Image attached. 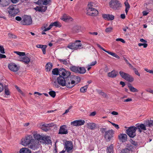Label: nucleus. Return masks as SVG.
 I'll list each match as a JSON object with an SVG mask.
<instances>
[{
	"label": "nucleus",
	"mask_w": 153,
	"mask_h": 153,
	"mask_svg": "<svg viewBox=\"0 0 153 153\" xmlns=\"http://www.w3.org/2000/svg\"><path fill=\"white\" fill-rule=\"evenodd\" d=\"M21 144L26 146L29 144L30 148L33 150L37 147V144L31 135H26L21 140Z\"/></svg>",
	"instance_id": "1"
},
{
	"label": "nucleus",
	"mask_w": 153,
	"mask_h": 153,
	"mask_svg": "<svg viewBox=\"0 0 153 153\" xmlns=\"http://www.w3.org/2000/svg\"><path fill=\"white\" fill-rule=\"evenodd\" d=\"M52 74L54 75H62L64 76L65 77L69 76L71 74V72L68 71H66L64 68H60L59 70L56 68L53 70L52 71Z\"/></svg>",
	"instance_id": "2"
},
{
	"label": "nucleus",
	"mask_w": 153,
	"mask_h": 153,
	"mask_svg": "<svg viewBox=\"0 0 153 153\" xmlns=\"http://www.w3.org/2000/svg\"><path fill=\"white\" fill-rule=\"evenodd\" d=\"M14 52L19 56V60L20 61L24 62L26 64H27L29 63L30 60V59L29 57L25 55V52L19 51H15Z\"/></svg>",
	"instance_id": "3"
},
{
	"label": "nucleus",
	"mask_w": 153,
	"mask_h": 153,
	"mask_svg": "<svg viewBox=\"0 0 153 153\" xmlns=\"http://www.w3.org/2000/svg\"><path fill=\"white\" fill-rule=\"evenodd\" d=\"M70 69L73 72L81 74H84L86 72V69L83 67L72 66L70 67Z\"/></svg>",
	"instance_id": "4"
},
{
	"label": "nucleus",
	"mask_w": 153,
	"mask_h": 153,
	"mask_svg": "<svg viewBox=\"0 0 153 153\" xmlns=\"http://www.w3.org/2000/svg\"><path fill=\"white\" fill-rule=\"evenodd\" d=\"M110 7L114 10H119L122 7L121 3L117 0H111L109 3Z\"/></svg>",
	"instance_id": "5"
},
{
	"label": "nucleus",
	"mask_w": 153,
	"mask_h": 153,
	"mask_svg": "<svg viewBox=\"0 0 153 153\" xmlns=\"http://www.w3.org/2000/svg\"><path fill=\"white\" fill-rule=\"evenodd\" d=\"M9 14L11 16H14L19 12L17 7L15 5H10L7 9Z\"/></svg>",
	"instance_id": "6"
},
{
	"label": "nucleus",
	"mask_w": 153,
	"mask_h": 153,
	"mask_svg": "<svg viewBox=\"0 0 153 153\" xmlns=\"http://www.w3.org/2000/svg\"><path fill=\"white\" fill-rule=\"evenodd\" d=\"M80 40H76L75 42L70 43L68 46V47L71 49L77 50L81 48L82 44L80 43Z\"/></svg>",
	"instance_id": "7"
},
{
	"label": "nucleus",
	"mask_w": 153,
	"mask_h": 153,
	"mask_svg": "<svg viewBox=\"0 0 153 153\" xmlns=\"http://www.w3.org/2000/svg\"><path fill=\"white\" fill-rule=\"evenodd\" d=\"M137 129V127L132 126L126 130V133L130 137L134 138L136 136V131Z\"/></svg>",
	"instance_id": "8"
},
{
	"label": "nucleus",
	"mask_w": 153,
	"mask_h": 153,
	"mask_svg": "<svg viewBox=\"0 0 153 153\" xmlns=\"http://www.w3.org/2000/svg\"><path fill=\"white\" fill-rule=\"evenodd\" d=\"M22 24L24 25H30L32 24V19L30 16L25 15L22 17L21 22Z\"/></svg>",
	"instance_id": "9"
},
{
	"label": "nucleus",
	"mask_w": 153,
	"mask_h": 153,
	"mask_svg": "<svg viewBox=\"0 0 153 153\" xmlns=\"http://www.w3.org/2000/svg\"><path fill=\"white\" fill-rule=\"evenodd\" d=\"M68 77L66 79L65 86L67 88H71L74 87L76 84L75 83V81L74 80H72L71 77Z\"/></svg>",
	"instance_id": "10"
},
{
	"label": "nucleus",
	"mask_w": 153,
	"mask_h": 153,
	"mask_svg": "<svg viewBox=\"0 0 153 153\" xmlns=\"http://www.w3.org/2000/svg\"><path fill=\"white\" fill-rule=\"evenodd\" d=\"M114 131L112 130H108L105 132L104 137L107 141H109L113 137Z\"/></svg>",
	"instance_id": "11"
},
{
	"label": "nucleus",
	"mask_w": 153,
	"mask_h": 153,
	"mask_svg": "<svg viewBox=\"0 0 153 153\" xmlns=\"http://www.w3.org/2000/svg\"><path fill=\"white\" fill-rule=\"evenodd\" d=\"M73 144L71 141H66L65 143V151L68 153H71L72 152V150L73 149Z\"/></svg>",
	"instance_id": "12"
},
{
	"label": "nucleus",
	"mask_w": 153,
	"mask_h": 153,
	"mask_svg": "<svg viewBox=\"0 0 153 153\" xmlns=\"http://www.w3.org/2000/svg\"><path fill=\"white\" fill-rule=\"evenodd\" d=\"M68 77H65L62 75H60L57 79L58 83L62 86H65L66 79Z\"/></svg>",
	"instance_id": "13"
},
{
	"label": "nucleus",
	"mask_w": 153,
	"mask_h": 153,
	"mask_svg": "<svg viewBox=\"0 0 153 153\" xmlns=\"http://www.w3.org/2000/svg\"><path fill=\"white\" fill-rule=\"evenodd\" d=\"M8 67L10 70L13 72L17 71L19 69V66L13 62L9 63Z\"/></svg>",
	"instance_id": "14"
},
{
	"label": "nucleus",
	"mask_w": 153,
	"mask_h": 153,
	"mask_svg": "<svg viewBox=\"0 0 153 153\" xmlns=\"http://www.w3.org/2000/svg\"><path fill=\"white\" fill-rule=\"evenodd\" d=\"M54 125L53 123L49 124L44 123L41 125V128L44 131H47L49 130V127L53 126Z\"/></svg>",
	"instance_id": "15"
},
{
	"label": "nucleus",
	"mask_w": 153,
	"mask_h": 153,
	"mask_svg": "<svg viewBox=\"0 0 153 153\" xmlns=\"http://www.w3.org/2000/svg\"><path fill=\"white\" fill-rule=\"evenodd\" d=\"M96 45L98 48H99L100 49H101L103 51H105L106 52L108 53L109 54H110V55L113 56L114 57L117 59H119L120 58V57L117 55L115 53L105 50L102 47H101L100 45H99L98 44H97Z\"/></svg>",
	"instance_id": "16"
},
{
	"label": "nucleus",
	"mask_w": 153,
	"mask_h": 153,
	"mask_svg": "<svg viewBox=\"0 0 153 153\" xmlns=\"http://www.w3.org/2000/svg\"><path fill=\"white\" fill-rule=\"evenodd\" d=\"M51 2V0H38L37 3L39 5L45 6L50 5Z\"/></svg>",
	"instance_id": "17"
},
{
	"label": "nucleus",
	"mask_w": 153,
	"mask_h": 153,
	"mask_svg": "<svg viewBox=\"0 0 153 153\" xmlns=\"http://www.w3.org/2000/svg\"><path fill=\"white\" fill-rule=\"evenodd\" d=\"M85 123V121L84 120H76L71 122V124L74 126H78L83 125Z\"/></svg>",
	"instance_id": "18"
},
{
	"label": "nucleus",
	"mask_w": 153,
	"mask_h": 153,
	"mask_svg": "<svg viewBox=\"0 0 153 153\" xmlns=\"http://www.w3.org/2000/svg\"><path fill=\"white\" fill-rule=\"evenodd\" d=\"M68 133V132L67 129V126L65 125H63L60 127L59 130V134H66Z\"/></svg>",
	"instance_id": "19"
},
{
	"label": "nucleus",
	"mask_w": 153,
	"mask_h": 153,
	"mask_svg": "<svg viewBox=\"0 0 153 153\" xmlns=\"http://www.w3.org/2000/svg\"><path fill=\"white\" fill-rule=\"evenodd\" d=\"M86 126L91 130H94L97 128V125L94 123H86Z\"/></svg>",
	"instance_id": "20"
},
{
	"label": "nucleus",
	"mask_w": 153,
	"mask_h": 153,
	"mask_svg": "<svg viewBox=\"0 0 153 153\" xmlns=\"http://www.w3.org/2000/svg\"><path fill=\"white\" fill-rule=\"evenodd\" d=\"M103 18L107 20H112L114 19V16L112 15L103 14L102 15Z\"/></svg>",
	"instance_id": "21"
},
{
	"label": "nucleus",
	"mask_w": 153,
	"mask_h": 153,
	"mask_svg": "<svg viewBox=\"0 0 153 153\" xmlns=\"http://www.w3.org/2000/svg\"><path fill=\"white\" fill-rule=\"evenodd\" d=\"M118 138L123 142H125L127 140V136L126 134H120L118 135Z\"/></svg>",
	"instance_id": "22"
},
{
	"label": "nucleus",
	"mask_w": 153,
	"mask_h": 153,
	"mask_svg": "<svg viewBox=\"0 0 153 153\" xmlns=\"http://www.w3.org/2000/svg\"><path fill=\"white\" fill-rule=\"evenodd\" d=\"M47 7L46 6H37L34 9L36 11H38L40 12H45L47 9Z\"/></svg>",
	"instance_id": "23"
},
{
	"label": "nucleus",
	"mask_w": 153,
	"mask_h": 153,
	"mask_svg": "<svg viewBox=\"0 0 153 153\" xmlns=\"http://www.w3.org/2000/svg\"><path fill=\"white\" fill-rule=\"evenodd\" d=\"M98 14V11L96 9L93 8V10H91L90 11H88L87 14L89 16H96Z\"/></svg>",
	"instance_id": "24"
},
{
	"label": "nucleus",
	"mask_w": 153,
	"mask_h": 153,
	"mask_svg": "<svg viewBox=\"0 0 153 153\" xmlns=\"http://www.w3.org/2000/svg\"><path fill=\"white\" fill-rule=\"evenodd\" d=\"M117 72L114 70H113L111 72H109L108 74V77L114 78L116 77L117 76Z\"/></svg>",
	"instance_id": "25"
},
{
	"label": "nucleus",
	"mask_w": 153,
	"mask_h": 153,
	"mask_svg": "<svg viewBox=\"0 0 153 153\" xmlns=\"http://www.w3.org/2000/svg\"><path fill=\"white\" fill-rule=\"evenodd\" d=\"M54 26L56 27H60L59 25V22H54L52 23L48 27V28L46 30H50L52 27L53 26Z\"/></svg>",
	"instance_id": "26"
},
{
	"label": "nucleus",
	"mask_w": 153,
	"mask_h": 153,
	"mask_svg": "<svg viewBox=\"0 0 153 153\" xmlns=\"http://www.w3.org/2000/svg\"><path fill=\"white\" fill-rule=\"evenodd\" d=\"M71 78L72 80L75 81V84H78L80 81L81 79L80 77L76 76H73Z\"/></svg>",
	"instance_id": "27"
},
{
	"label": "nucleus",
	"mask_w": 153,
	"mask_h": 153,
	"mask_svg": "<svg viewBox=\"0 0 153 153\" xmlns=\"http://www.w3.org/2000/svg\"><path fill=\"white\" fill-rule=\"evenodd\" d=\"M19 152L20 153H31V151L27 148H23L20 149Z\"/></svg>",
	"instance_id": "28"
},
{
	"label": "nucleus",
	"mask_w": 153,
	"mask_h": 153,
	"mask_svg": "<svg viewBox=\"0 0 153 153\" xmlns=\"http://www.w3.org/2000/svg\"><path fill=\"white\" fill-rule=\"evenodd\" d=\"M42 140H43L45 144H49L51 143V141L49 137L47 136L45 137H42Z\"/></svg>",
	"instance_id": "29"
},
{
	"label": "nucleus",
	"mask_w": 153,
	"mask_h": 153,
	"mask_svg": "<svg viewBox=\"0 0 153 153\" xmlns=\"http://www.w3.org/2000/svg\"><path fill=\"white\" fill-rule=\"evenodd\" d=\"M128 87L130 90V91L131 92H137L138 91V90L137 89L134 88L130 84L128 85Z\"/></svg>",
	"instance_id": "30"
},
{
	"label": "nucleus",
	"mask_w": 153,
	"mask_h": 153,
	"mask_svg": "<svg viewBox=\"0 0 153 153\" xmlns=\"http://www.w3.org/2000/svg\"><path fill=\"white\" fill-rule=\"evenodd\" d=\"M107 153H113V146L112 145H111L107 147Z\"/></svg>",
	"instance_id": "31"
},
{
	"label": "nucleus",
	"mask_w": 153,
	"mask_h": 153,
	"mask_svg": "<svg viewBox=\"0 0 153 153\" xmlns=\"http://www.w3.org/2000/svg\"><path fill=\"white\" fill-rule=\"evenodd\" d=\"M153 124V120L150 119L146 121V127H151L152 126Z\"/></svg>",
	"instance_id": "32"
},
{
	"label": "nucleus",
	"mask_w": 153,
	"mask_h": 153,
	"mask_svg": "<svg viewBox=\"0 0 153 153\" xmlns=\"http://www.w3.org/2000/svg\"><path fill=\"white\" fill-rule=\"evenodd\" d=\"M136 126L137 128H139L142 130L145 131L146 130V125H145L144 124H142L138 125L137 124Z\"/></svg>",
	"instance_id": "33"
},
{
	"label": "nucleus",
	"mask_w": 153,
	"mask_h": 153,
	"mask_svg": "<svg viewBox=\"0 0 153 153\" xmlns=\"http://www.w3.org/2000/svg\"><path fill=\"white\" fill-rule=\"evenodd\" d=\"M52 65L51 63H47L45 66L46 69L47 71H49L52 69Z\"/></svg>",
	"instance_id": "34"
},
{
	"label": "nucleus",
	"mask_w": 153,
	"mask_h": 153,
	"mask_svg": "<svg viewBox=\"0 0 153 153\" xmlns=\"http://www.w3.org/2000/svg\"><path fill=\"white\" fill-rule=\"evenodd\" d=\"M126 80L129 82H132L134 80V79L131 76L128 74L126 78L125 79Z\"/></svg>",
	"instance_id": "35"
},
{
	"label": "nucleus",
	"mask_w": 153,
	"mask_h": 153,
	"mask_svg": "<svg viewBox=\"0 0 153 153\" xmlns=\"http://www.w3.org/2000/svg\"><path fill=\"white\" fill-rule=\"evenodd\" d=\"M34 137L37 140H40L42 139V137H41V135L38 134H34L33 135Z\"/></svg>",
	"instance_id": "36"
},
{
	"label": "nucleus",
	"mask_w": 153,
	"mask_h": 153,
	"mask_svg": "<svg viewBox=\"0 0 153 153\" xmlns=\"http://www.w3.org/2000/svg\"><path fill=\"white\" fill-rule=\"evenodd\" d=\"M88 87V85H87L81 87L80 89V91L82 93H84L85 92L87 91V89Z\"/></svg>",
	"instance_id": "37"
},
{
	"label": "nucleus",
	"mask_w": 153,
	"mask_h": 153,
	"mask_svg": "<svg viewBox=\"0 0 153 153\" xmlns=\"http://www.w3.org/2000/svg\"><path fill=\"white\" fill-rule=\"evenodd\" d=\"M94 3L92 2H90L88 4V11H90L91 10H93V8L92 7V6H93Z\"/></svg>",
	"instance_id": "38"
},
{
	"label": "nucleus",
	"mask_w": 153,
	"mask_h": 153,
	"mask_svg": "<svg viewBox=\"0 0 153 153\" xmlns=\"http://www.w3.org/2000/svg\"><path fill=\"white\" fill-rule=\"evenodd\" d=\"M119 74L122 78L125 79L128 74L124 73L122 71H120Z\"/></svg>",
	"instance_id": "39"
},
{
	"label": "nucleus",
	"mask_w": 153,
	"mask_h": 153,
	"mask_svg": "<svg viewBox=\"0 0 153 153\" xmlns=\"http://www.w3.org/2000/svg\"><path fill=\"white\" fill-rule=\"evenodd\" d=\"M80 29V27L78 26H75L73 27V30L74 32L77 33L79 31Z\"/></svg>",
	"instance_id": "40"
},
{
	"label": "nucleus",
	"mask_w": 153,
	"mask_h": 153,
	"mask_svg": "<svg viewBox=\"0 0 153 153\" xmlns=\"http://www.w3.org/2000/svg\"><path fill=\"white\" fill-rule=\"evenodd\" d=\"M48 25V23H45L43 24V26L42 27V30H43L44 31H47L48 30H47V29L48 28V27H47Z\"/></svg>",
	"instance_id": "41"
},
{
	"label": "nucleus",
	"mask_w": 153,
	"mask_h": 153,
	"mask_svg": "<svg viewBox=\"0 0 153 153\" xmlns=\"http://www.w3.org/2000/svg\"><path fill=\"white\" fill-rule=\"evenodd\" d=\"M129 152L130 150L126 148L120 150L119 153H129Z\"/></svg>",
	"instance_id": "42"
},
{
	"label": "nucleus",
	"mask_w": 153,
	"mask_h": 153,
	"mask_svg": "<svg viewBox=\"0 0 153 153\" xmlns=\"http://www.w3.org/2000/svg\"><path fill=\"white\" fill-rule=\"evenodd\" d=\"M59 61L61 62L66 65H68V61L69 62L68 60L67 61V59H59Z\"/></svg>",
	"instance_id": "43"
},
{
	"label": "nucleus",
	"mask_w": 153,
	"mask_h": 153,
	"mask_svg": "<svg viewBox=\"0 0 153 153\" xmlns=\"http://www.w3.org/2000/svg\"><path fill=\"white\" fill-rule=\"evenodd\" d=\"M4 89L5 94L7 95H10V92L7 88V86H5L4 87Z\"/></svg>",
	"instance_id": "44"
},
{
	"label": "nucleus",
	"mask_w": 153,
	"mask_h": 153,
	"mask_svg": "<svg viewBox=\"0 0 153 153\" xmlns=\"http://www.w3.org/2000/svg\"><path fill=\"white\" fill-rule=\"evenodd\" d=\"M49 94L52 97L54 98L56 95V92L54 91H51L49 92Z\"/></svg>",
	"instance_id": "45"
},
{
	"label": "nucleus",
	"mask_w": 153,
	"mask_h": 153,
	"mask_svg": "<svg viewBox=\"0 0 153 153\" xmlns=\"http://www.w3.org/2000/svg\"><path fill=\"white\" fill-rule=\"evenodd\" d=\"M9 37L10 38H13L15 39L16 38V35L12 33H9L8 34Z\"/></svg>",
	"instance_id": "46"
},
{
	"label": "nucleus",
	"mask_w": 153,
	"mask_h": 153,
	"mask_svg": "<svg viewBox=\"0 0 153 153\" xmlns=\"http://www.w3.org/2000/svg\"><path fill=\"white\" fill-rule=\"evenodd\" d=\"M113 30L111 27H109L106 28L105 30V31L107 33H110Z\"/></svg>",
	"instance_id": "47"
},
{
	"label": "nucleus",
	"mask_w": 153,
	"mask_h": 153,
	"mask_svg": "<svg viewBox=\"0 0 153 153\" xmlns=\"http://www.w3.org/2000/svg\"><path fill=\"white\" fill-rule=\"evenodd\" d=\"M109 122H110L112 125L114 126L117 129H118L119 128V126L118 125L115 124L114 123L111 122L109 121Z\"/></svg>",
	"instance_id": "48"
},
{
	"label": "nucleus",
	"mask_w": 153,
	"mask_h": 153,
	"mask_svg": "<svg viewBox=\"0 0 153 153\" xmlns=\"http://www.w3.org/2000/svg\"><path fill=\"white\" fill-rule=\"evenodd\" d=\"M0 51L1 53H4V47L2 46H0Z\"/></svg>",
	"instance_id": "49"
},
{
	"label": "nucleus",
	"mask_w": 153,
	"mask_h": 153,
	"mask_svg": "<svg viewBox=\"0 0 153 153\" xmlns=\"http://www.w3.org/2000/svg\"><path fill=\"white\" fill-rule=\"evenodd\" d=\"M146 91L148 92L153 94V89L151 88H149L146 89Z\"/></svg>",
	"instance_id": "50"
},
{
	"label": "nucleus",
	"mask_w": 153,
	"mask_h": 153,
	"mask_svg": "<svg viewBox=\"0 0 153 153\" xmlns=\"http://www.w3.org/2000/svg\"><path fill=\"white\" fill-rule=\"evenodd\" d=\"M124 4L126 6V8L127 9H129L130 6L128 3L127 1H126L124 3Z\"/></svg>",
	"instance_id": "51"
},
{
	"label": "nucleus",
	"mask_w": 153,
	"mask_h": 153,
	"mask_svg": "<svg viewBox=\"0 0 153 153\" xmlns=\"http://www.w3.org/2000/svg\"><path fill=\"white\" fill-rule=\"evenodd\" d=\"M4 89V86L3 85L0 83V92L2 91Z\"/></svg>",
	"instance_id": "52"
},
{
	"label": "nucleus",
	"mask_w": 153,
	"mask_h": 153,
	"mask_svg": "<svg viewBox=\"0 0 153 153\" xmlns=\"http://www.w3.org/2000/svg\"><path fill=\"white\" fill-rule=\"evenodd\" d=\"M100 95L102 96L104 98H108V97L107 95V94L103 92Z\"/></svg>",
	"instance_id": "53"
},
{
	"label": "nucleus",
	"mask_w": 153,
	"mask_h": 153,
	"mask_svg": "<svg viewBox=\"0 0 153 153\" xmlns=\"http://www.w3.org/2000/svg\"><path fill=\"white\" fill-rule=\"evenodd\" d=\"M132 99L131 98H128V99H127L126 100H123V101L124 102H129L130 101H132Z\"/></svg>",
	"instance_id": "54"
},
{
	"label": "nucleus",
	"mask_w": 153,
	"mask_h": 153,
	"mask_svg": "<svg viewBox=\"0 0 153 153\" xmlns=\"http://www.w3.org/2000/svg\"><path fill=\"white\" fill-rule=\"evenodd\" d=\"M134 71V72L137 75L139 76H140V74L138 73V71L137 70V69L136 68H134L133 69Z\"/></svg>",
	"instance_id": "55"
},
{
	"label": "nucleus",
	"mask_w": 153,
	"mask_h": 153,
	"mask_svg": "<svg viewBox=\"0 0 153 153\" xmlns=\"http://www.w3.org/2000/svg\"><path fill=\"white\" fill-rule=\"evenodd\" d=\"M131 142L132 145L134 146H137V142L135 141L131 140Z\"/></svg>",
	"instance_id": "56"
},
{
	"label": "nucleus",
	"mask_w": 153,
	"mask_h": 153,
	"mask_svg": "<svg viewBox=\"0 0 153 153\" xmlns=\"http://www.w3.org/2000/svg\"><path fill=\"white\" fill-rule=\"evenodd\" d=\"M116 40L117 41H120L123 43H125V41L122 39L121 38H117V39Z\"/></svg>",
	"instance_id": "57"
},
{
	"label": "nucleus",
	"mask_w": 153,
	"mask_h": 153,
	"mask_svg": "<svg viewBox=\"0 0 153 153\" xmlns=\"http://www.w3.org/2000/svg\"><path fill=\"white\" fill-rule=\"evenodd\" d=\"M46 47L47 46L46 45H45V46H44V47H43V48L42 49L43 53L44 54H45L46 53Z\"/></svg>",
	"instance_id": "58"
},
{
	"label": "nucleus",
	"mask_w": 153,
	"mask_h": 153,
	"mask_svg": "<svg viewBox=\"0 0 153 153\" xmlns=\"http://www.w3.org/2000/svg\"><path fill=\"white\" fill-rule=\"evenodd\" d=\"M97 62L96 61H94V62H92L90 65H88V66H94L95 64H97Z\"/></svg>",
	"instance_id": "59"
},
{
	"label": "nucleus",
	"mask_w": 153,
	"mask_h": 153,
	"mask_svg": "<svg viewBox=\"0 0 153 153\" xmlns=\"http://www.w3.org/2000/svg\"><path fill=\"white\" fill-rule=\"evenodd\" d=\"M45 45H36V47L37 48H41L42 49L44 46H45Z\"/></svg>",
	"instance_id": "60"
},
{
	"label": "nucleus",
	"mask_w": 153,
	"mask_h": 153,
	"mask_svg": "<svg viewBox=\"0 0 153 153\" xmlns=\"http://www.w3.org/2000/svg\"><path fill=\"white\" fill-rule=\"evenodd\" d=\"M106 130V128H100V131L102 133H103Z\"/></svg>",
	"instance_id": "61"
},
{
	"label": "nucleus",
	"mask_w": 153,
	"mask_h": 153,
	"mask_svg": "<svg viewBox=\"0 0 153 153\" xmlns=\"http://www.w3.org/2000/svg\"><path fill=\"white\" fill-rule=\"evenodd\" d=\"M16 87L19 92L21 94H23V93L22 91L19 89V88L18 86H16Z\"/></svg>",
	"instance_id": "62"
},
{
	"label": "nucleus",
	"mask_w": 153,
	"mask_h": 153,
	"mask_svg": "<svg viewBox=\"0 0 153 153\" xmlns=\"http://www.w3.org/2000/svg\"><path fill=\"white\" fill-rule=\"evenodd\" d=\"M96 114V111H93L90 114V116H95Z\"/></svg>",
	"instance_id": "63"
},
{
	"label": "nucleus",
	"mask_w": 153,
	"mask_h": 153,
	"mask_svg": "<svg viewBox=\"0 0 153 153\" xmlns=\"http://www.w3.org/2000/svg\"><path fill=\"white\" fill-rule=\"evenodd\" d=\"M111 114L114 115H118V113L115 111H113L111 112Z\"/></svg>",
	"instance_id": "64"
}]
</instances>
